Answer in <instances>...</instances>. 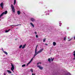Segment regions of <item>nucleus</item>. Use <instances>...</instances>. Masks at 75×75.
I'll return each instance as SVG.
<instances>
[{"label":"nucleus","instance_id":"obj_36","mask_svg":"<svg viewBox=\"0 0 75 75\" xmlns=\"http://www.w3.org/2000/svg\"><path fill=\"white\" fill-rule=\"evenodd\" d=\"M39 63H37V65H39Z\"/></svg>","mask_w":75,"mask_h":75},{"label":"nucleus","instance_id":"obj_40","mask_svg":"<svg viewBox=\"0 0 75 75\" xmlns=\"http://www.w3.org/2000/svg\"><path fill=\"white\" fill-rule=\"evenodd\" d=\"M1 20L0 19V21H1Z\"/></svg>","mask_w":75,"mask_h":75},{"label":"nucleus","instance_id":"obj_2","mask_svg":"<svg viewBox=\"0 0 75 75\" xmlns=\"http://www.w3.org/2000/svg\"><path fill=\"white\" fill-rule=\"evenodd\" d=\"M11 7L12 8V10L13 12V13H15V8H14V6H13V5L11 4Z\"/></svg>","mask_w":75,"mask_h":75},{"label":"nucleus","instance_id":"obj_13","mask_svg":"<svg viewBox=\"0 0 75 75\" xmlns=\"http://www.w3.org/2000/svg\"><path fill=\"white\" fill-rule=\"evenodd\" d=\"M4 13V14H6L7 13V11H5L4 12H3Z\"/></svg>","mask_w":75,"mask_h":75},{"label":"nucleus","instance_id":"obj_30","mask_svg":"<svg viewBox=\"0 0 75 75\" xmlns=\"http://www.w3.org/2000/svg\"><path fill=\"white\" fill-rule=\"evenodd\" d=\"M35 34H37V32H35Z\"/></svg>","mask_w":75,"mask_h":75},{"label":"nucleus","instance_id":"obj_39","mask_svg":"<svg viewBox=\"0 0 75 75\" xmlns=\"http://www.w3.org/2000/svg\"><path fill=\"white\" fill-rule=\"evenodd\" d=\"M15 40H17V39H15Z\"/></svg>","mask_w":75,"mask_h":75},{"label":"nucleus","instance_id":"obj_12","mask_svg":"<svg viewBox=\"0 0 75 75\" xmlns=\"http://www.w3.org/2000/svg\"><path fill=\"white\" fill-rule=\"evenodd\" d=\"M53 44L54 46H55V45H56V44H57L55 42H53Z\"/></svg>","mask_w":75,"mask_h":75},{"label":"nucleus","instance_id":"obj_37","mask_svg":"<svg viewBox=\"0 0 75 75\" xmlns=\"http://www.w3.org/2000/svg\"><path fill=\"white\" fill-rule=\"evenodd\" d=\"M39 64H41V62H39Z\"/></svg>","mask_w":75,"mask_h":75},{"label":"nucleus","instance_id":"obj_25","mask_svg":"<svg viewBox=\"0 0 75 75\" xmlns=\"http://www.w3.org/2000/svg\"><path fill=\"white\" fill-rule=\"evenodd\" d=\"M64 41H65L66 40V38L64 37Z\"/></svg>","mask_w":75,"mask_h":75},{"label":"nucleus","instance_id":"obj_24","mask_svg":"<svg viewBox=\"0 0 75 75\" xmlns=\"http://www.w3.org/2000/svg\"><path fill=\"white\" fill-rule=\"evenodd\" d=\"M30 71H31L32 72H33V69H31Z\"/></svg>","mask_w":75,"mask_h":75},{"label":"nucleus","instance_id":"obj_11","mask_svg":"<svg viewBox=\"0 0 75 75\" xmlns=\"http://www.w3.org/2000/svg\"><path fill=\"white\" fill-rule=\"evenodd\" d=\"M31 21H35V20L34 19V18H31Z\"/></svg>","mask_w":75,"mask_h":75},{"label":"nucleus","instance_id":"obj_4","mask_svg":"<svg viewBox=\"0 0 75 75\" xmlns=\"http://www.w3.org/2000/svg\"><path fill=\"white\" fill-rule=\"evenodd\" d=\"M37 67L38 68H39L41 70H42L43 68H44V67H41L40 65H38L37 66Z\"/></svg>","mask_w":75,"mask_h":75},{"label":"nucleus","instance_id":"obj_3","mask_svg":"<svg viewBox=\"0 0 75 75\" xmlns=\"http://www.w3.org/2000/svg\"><path fill=\"white\" fill-rule=\"evenodd\" d=\"M11 66L12 67L11 68V70L13 71V72H14V65L12 64L11 63Z\"/></svg>","mask_w":75,"mask_h":75},{"label":"nucleus","instance_id":"obj_27","mask_svg":"<svg viewBox=\"0 0 75 75\" xmlns=\"http://www.w3.org/2000/svg\"><path fill=\"white\" fill-rule=\"evenodd\" d=\"M51 59L52 60V61H53V60H54V58H53L52 59Z\"/></svg>","mask_w":75,"mask_h":75},{"label":"nucleus","instance_id":"obj_34","mask_svg":"<svg viewBox=\"0 0 75 75\" xmlns=\"http://www.w3.org/2000/svg\"><path fill=\"white\" fill-rule=\"evenodd\" d=\"M73 53H75V51H74Z\"/></svg>","mask_w":75,"mask_h":75},{"label":"nucleus","instance_id":"obj_23","mask_svg":"<svg viewBox=\"0 0 75 75\" xmlns=\"http://www.w3.org/2000/svg\"><path fill=\"white\" fill-rule=\"evenodd\" d=\"M37 48H35V52H37Z\"/></svg>","mask_w":75,"mask_h":75},{"label":"nucleus","instance_id":"obj_9","mask_svg":"<svg viewBox=\"0 0 75 75\" xmlns=\"http://www.w3.org/2000/svg\"><path fill=\"white\" fill-rule=\"evenodd\" d=\"M17 14L18 15H20V14H21V12H20V11H18L17 12Z\"/></svg>","mask_w":75,"mask_h":75},{"label":"nucleus","instance_id":"obj_6","mask_svg":"<svg viewBox=\"0 0 75 75\" xmlns=\"http://www.w3.org/2000/svg\"><path fill=\"white\" fill-rule=\"evenodd\" d=\"M33 58H32L31 60L29 62H28V64L29 65V64H30V63H31V62H32V61H33Z\"/></svg>","mask_w":75,"mask_h":75},{"label":"nucleus","instance_id":"obj_7","mask_svg":"<svg viewBox=\"0 0 75 75\" xmlns=\"http://www.w3.org/2000/svg\"><path fill=\"white\" fill-rule=\"evenodd\" d=\"M3 50V52H4V53L5 54H6V55L8 54V53H7V52L5 51H4V50Z\"/></svg>","mask_w":75,"mask_h":75},{"label":"nucleus","instance_id":"obj_21","mask_svg":"<svg viewBox=\"0 0 75 75\" xmlns=\"http://www.w3.org/2000/svg\"><path fill=\"white\" fill-rule=\"evenodd\" d=\"M23 47V45H21L20 46H19V48H21V47Z\"/></svg>","mask_w":75,"mask_h":75},{"label":"nucleus","instance_id":"obj_1","mask_svg":"<svg viewBox=\"0 0 75 75\" xmlns=\"http://www.w3.org/2000/svg\"><path fill=\"white\" fill-rule=\"evenodd\" d=\"M44 50L43 49H40L39 51L38 52H35V55L33 57V58L37 55V54H40V53H41V52H42V50Z\"/></svg>","mask_w":75,"mask_h":75},{"label":"nucleus","instance_id":"obj_38","mask_svg":"<svg viewBox=\"0 0 75 75\" xmlns=\"http://www.w3.org/2000/svg\"><path fill=\"white\" fill-rule=\"evenodd\" d=\"M4 75H6V74L4 73Z\"/></svg>","mask_w":75,"mask_h":75},{"label":"nucleus","instance_id":"obj_33","mask_svg":"<svg viewBox=\"0 0 75 75\" xmlns=\"http://www.w3.org/2000/svg\"><path fill=\"white\" fill-rule=\"evenodd\" d=\"M45 45H48V44H47V43H45Z\"/></svg>","mask_w":75,"mask_h":75},{"label":"nucleus","instance_id":"obj_22","mask_svg":"<svg viewBox=\"0 0 75 75\" xmlns=\"http://www.w3.org/2000/svg\"><path fill=\"white\" fill-rule=\"evenodd\" d=\"M73 56H74V59H75V53H74Z\"/></svg>","mask_w":75,"mask_h":75},{"label":"nucleus","instance_id":"obj_16","mask_svg":"<svg viewBox=\"0 0 75 75\" xmlns=\"http://www.w3.org/2000/svg\"><path fill=\"white\" fill-rule=\"evenodd\" d=\"M3 15H4V13H2V14L0 15V18H1V17H2Z\"/></svg>","mask_w":75,"mask_h":75},{"label":"nucleus","instance_id":"obj_15","mask_svg":"<svg viewBox=\"0 0 75 75\" xmlns=\"http://www.w3.org/2000/svg\"><path fill=\"white\" fill-rule=\"evenodd\" d=\"M30 24H31V25L32 26V27H34V25L33 24V23H30Z\"/></svg>","mask_w":75,"mask_h":75},{"label":"nucleus","instance_id":"obj_8","mask_svg":"<svg viewBox=\"0 0 75 75\" xmlns=\"http://www.w3.org/2000/svg\"><path fill=\"white\" fill-rule=\"evenodd\" d=\"M21 25L20 24H19L18 25H10V26H18V25Z\"/></svg>","mask_w":75,"mask_h":75},{"label":"nucleus","instance_id":"obj_14","mask_svg":"<svg viewBox=\"0 0 75 75\" xmlns=\"http://www.w3.org/2000/svg\"><path fill=\"white\" fill-rule=\"evenodd\" d=\"M7 72H8L9 74H11V71L10 70H7Z\"/></svg>","mask_w":75,"mask_h":75},{"label":"nucleus","instance_id":"obj_20","mask_svg":"<svg viewBox=\"0 0 75 75\" xmlns=\"http://www.w3.org/2000/svg\"><path fill=\"white\" fill-rule=\"evenodd\" d=\"M22 67H25V64H23L22 66Z\"/></svg>","mask_w":75,"mask_h":75},{"label":"nucleus","instance_id":"obj_10","mask_svg":"<svg viewBox=\"0 0 75 75\" xmlns=\"http://www.w3.org/2000/svg\"><path fill=\"white\" fill-rule=\"evenodd\" d=\"M26 46V44H25L23 45V47H22V49H24L25 48V47Z\"/></svg>","mask_w":75,"mask_h":75},{"label":"nucleus","instance_id":"obj_26","mask_svg":"<svg viewBox=\"0 0 75 75\" xmlns=\"http://www.w3.org/2000/svg\"><path fill=\"white\" fill-rule=\"evenodd\" d=\"M32 75H35V73L34 74L33 73Z\"/></svg>","mask_w":75,"mask_h":75},{"label":"nucleus","instance_id":"obj_31","mask_svg":"<svg viewBox=\"0 0 75 75\" xmlns=\"http://www.w3.org/2000/svg\"><path fill=\"white\" fill-rule=\"evenodd\" d=\"M71 41V39H69V40H68V41Z\"/></svg>","mask_w":75,"mask_h":75},{"label":"nucleus","instance_id":"obj_28","mask_svg":"<svg viewBox=\"0 0 75 75\" xmlns=\"http://www.w3.org/2000/svg\"><path fill=\"white\" fill-rule=\"evenodd\" d=\"M38 35H36V38H38Z\"/></svg>","mask_w":75,"mask_h":75},{"label":"nucleus","instance_id":"obj_17","mask_svg":"<svg viewBox=\"0 0 75 75\" xmlns=\"http://www.w3.org/2000/svg\"><path fill=\"white\" fill-rule=\"evenodd\" d=\"M10 30V29H9L8 30H6L5 31V33H8V31Z\"/></svg>","mask_w":75,"mask_h":75},{"label":"nucleus","instance_id":"obj_18","mask_svg":"<svg viewBox=\"0 0 75 75\" xmlns=\"http://www.w3.org/2000/svg\"><path fill=\"white\" fill-rule=\"evenodd\" d=\"M16 0H14V5H15V4H16Z\"/></svg>","mask_w":75,"mask_h":75},{"label":"nucleus","instance_id":"obj_35","mask_svg":"<svg viewBox=\"0 0 75 75\" xmlns=\"http://www.w3.org/2000/svg\"><path fill=\"white\" fill-rule=\"evenodd\" d=\"M28 65H29L28 64V63L27 64V66Z\"/></svg>","mask_w":75,"mask_h":75},{"label":"nucleus","instance_id":"obj_32","mask_svg":"<svg viewBox=\"0 0 75 75\" xmlns=\"http://www.w3.org/2000/svg\"><path fill=\"white\" fill-rule=\"evenodd\" d=\"M38 47V45H37L36 47V48L37 49V47Z\"/></svg>","mask_w":75,"mask_h":75},{"label":"nucleus","instance_id":"obj_29","mask_svg":"<svg viewBox=\"0 0 75 75\" xmlns=\"http://www.w3.org/2000/svg\"><path fill=\"white\" fill-rule=\"evenodd\" d=\"M45 39H43V42H45Z\"/></svg>","mask_w":75,"mask_h":75},{"label":"nucleus","instance_id":"obj_19","mask_svg":"<svg viewBox=\"0 0 75 75\" xmlns=\"http://www.w3.org/2000/svg\"><path fill=\"white\" fill-rule=\"evenodd\" d=\"M48 61H49V62H51V59H50V58H49L48 59Z\"/></svg>","mask_w":75,"mask_h":75},{"label":"nucleus","instance_id":"obj_5","mask_svg":"<svg viewBox=\"0 0 75 75\" xmlns=\"http://www.w3.org/2000/svg\"><path fill=\"white\" fill-rule=\"evenodd\" d=\"M3 5L4 4H3V2H2L1 3V4H0V6L1 7V8H3Z\"/></svg>","mask_w":75,"mask_h":75}]
</instances>
